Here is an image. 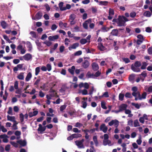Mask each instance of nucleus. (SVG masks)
I'll list each match as a JSON object with an SVG mask.
<instances>
[{
  "mask_svg": "<svg viewBox=\"0 0 152 152\" xmlns=\"http://www.w3.org/2000/svg\"><path fill=\"white\" fill-rule=\"evenodd\" d=\"M142 64L140 61H137L131 65V69L134 72H139L141 71L140 67L141 66Z\"/></svg>",
  "mask_w": 152,
  "mask_h": 152,
  "instance_id": "nucleus-1",
  "label": "nucleus"
},
{
  "mask_svg": "<svg viewBox=\"0 0 152 152\" xmlns=\"http://www.w3.org/2000/svg\"><path fill=\"white\" fill-rule=\"evenodd\" d=\"M129 20L124 16L119 15L118 18V26H125V22Z\"/></svg>",
  "mask_w": 152,
  "mask_h": 152,
  "instance_id": "nucleus-2",
  "label": "nucleus"
},
{
  "mask_svg": "<svg viewBox=\"0 0 152 152\" xmlns=\"http://www.w3.org/2000/svg\"><path fill=\"white\" fill-rule=\"evenodd\" d=\"M113 124L116 128L114 130V133L116 134L118 133L119 131V130L118 129V127L119 124V121L116 119L113 120L108 123V125L110 126H112Z\"/></svg>",
  "mask_w": 152,
  "mask_h": 152,
  "instance_id": "nucleus-3",
  "label": "nucleus"
},
{
  "mask_svg": "<svg viewBox=\"0 0 152 152\" xmlns=\"http://www.w3.org/2000/svg\"><path fill=\"white\" fill-rule=\"evenodd\" d=\"M42 16V13L41 11H38L35 15L34 17H33V20H39L41 19Z\"/></svg>",
  "mask_w": 152,
  "mask_h": 152,
  "instance_id": "nucleus-4",
  "label": "nucleus"
},
{
  "mask_svg": "<svg viewBox=\"0 0 152 152\" xmlns=\"http://www.w3.org/2000/svg\"><path fill=\"white\" fill-rule=\"evenodd\" d=\"M91 19L89 18L87 20H86L83 23V27L86 29H88V24L91 23Z\"/></svg>",
  "mask_w": 152,
  "mask_h": 152,
  "instance_id": "nucleus-5",
  "label": "nucleus"
},
{
  "mask_svg": "<svg viewBox=\"0 0 152 152\" xmlns=\"http://www.w3.org/2000/svg\"><path fill=\"white\" fill-rule=\"evenodd\" d=\"M100 129L101 131H102L104 133L107 132L108 129V128L105 126L104 124H102L100 126Z\"/></svg>",
  "mask_w": 152,
  "mask_h": 152,
  "instance_id": "nucleus-6",
  "label": "nucleus"
},
{
  "mask_svg": "<svg viewBox=\"0 0 152 152\" xmlns=\"http://www.w3.org/2000/svg\"><path fill=\"white\" fill-rule=\"evenodd\" d=\"M90 65L89 61L87 60H85L82 63V66L85 69H86Z\"/></svg>",
  "mask_w": 152,
  "mask_h": 152,
  "instance_id": "nucleus-7",
  "label": "nucleus"
},
{
  "mask_svg": "<svg viewBox=\"0 0 152 152\" xmlns=\"http://www.w3.org/2000/svg\"><path fill=\"white\" fill-rule=\"evenodd\" d=\"M24 59L26 61H29L32 58V57L30 53H27L23 56Z\"/></svg>",
  "mask_w": 152,
  "mask_h": 152,
  "instance_id": "nucleus-8",
  "label": "nucleus"
},
{
  "mask_svg": "<svg viewBox=\"0 0 152 152\" xmlns=\"http://www.w3.org/2000/svg\"><path fill=\"white\" fill-rule=\"evenodd\" d=\"M79 46L78 43H75L73 44L71 46L69 47V49L71 50L72 49H75Z\"/></svg>",
  "mask_w": 152,
  "mask_h": 152,
  "instance_id": "nucleus-9",
  "label": "nucleus"
},
{
  "mask_svg": "<svg viewBox=\"0 0 152 152\" xmlns=\"http://www.w3.org/2000/svg\"><path fill=\"white\" fill-rule=\"evenodd\" d=\"M92 69L94 71H96L99 69L98 64L95 62H94L92 63Z\"/></svg>",
  "mask_w": 152,
  "mask_h": 152,
  "instance_id": "nucleus-10",
  "label": "nucleus"
},
{
  "mask_svg": "<svg viewBox=\"0 0 152 152\" xmlns=\"http://www.w3.org/2000/svg\"><path fill=\"white\" fill-rule=\"evenodd\" d=\"M39 127L37 129V130L38 131H40L41 133L44 131H45L46 129V126H42L41 124H39Z\"/></svg>",
  "mask_w": 152,
  "mask_h": 152,
  "instance_id": "nucleus-11",
  "label": "nucleus"
},
{
  "mask_svg": "<svg viewBox=\"0 0 152 152\" xmlns=\"http://www.w3.org/2000/svg\"><path fill=\"white\" fill-rule=\"evenodd\" d=\"M110 34L113 36H118V30L117 29L113 30L110 33Z\"/></svg>",
  "mask_w": 152,
  "mask_h": 152,
  "instance_id": "nucleus-12",
  "label": "nucleus"
},
{
  "mask_svg": "<svg viewBox=\"0 0 152 152\" xmlns=\"http://www.w3.org/2000/svg\"><path fill=\"white\" fill-rule=\"evenodd\" d=\"M98 49L101 51H103L105 50V48L104 46L102 43H100L98 44L97 46Z\"/></svg>",
  "mask_w": 152,
  "mask_h": 152,
  "instance_id": "nucleus-13",
  "label": "nucleus"
},
{
  "mask_svg": "<svg viewBox=\"0 0 152 152\" xmlns=\"http://www.w3.org/2000/svg\"><path fill=\"white\" fill-rule=\"evenodd\" d=\"M76 145L80 148H84V147L83 143H82L80 140H76L75 141Z\"/></svg>",
  "mask_w": 152,
  "mask_h": 152,
  "instance_id": "nucleus-14",
  "label": "nucleus"
},
{
  "mask_svg": "<svg viewBox=\"0 0 152 152\" xmlns=\"http://www.w3.org/2000/svg\"><path fill=\"white\" fill-rule=\"evenodd\" d=\"M59 36L58 35H55L53 36H50L48 37V39L50 41H53L58 38Z\"/></svg>",
  "mask_w": 152,
  "mask_h": 152,
  "instance_id": "nucleus-15",
  "label": "nucleus"
},
{
  "mask_svg": "<svg viewBox=\"0 0 152 152\" xmlns=\"http://www.w3.org/2000/svg\"><path fill=\"white\" fill-rule=\"evenodd\" d=\"M127 105L126 104H121L119 107V109L121 111L123 110H125L127 107Z\"/></svg>",
  "mask_w": 152,
  "mask_h": 152,
  "instance_id": "nucleus-16",
  "label": "nucleus"
},
{
  "mask_svg": "<svg viewBox=\"0 0 152 152\" xmlns=\"http://www.w3.org/2000/svg\"><path fill=\"white\" fill-rule=\"evenodd\" d=\"M17 142L22 146H25L26 145V142L25 140H20L17 141Z\"/></svg>",
  "mask_w": 152,
  "mask_h": 152,
  "instance_id": "nucleus-17",
  "label": "nucleus"
},
{
  "mask_svg": "<svg viewBox=\"0 0 152 152\" xmlns=\"http://www.w3.org/2000/svg\"><path fill=\"white\" fill-rule=\"evenodd\" d=\"M7 117L8 121H11L14 122H16V121L15 120V118L14 116H10L8 115H7Z\"/></svg>",
  "mask_w": 152,
  "mask_h": 152,
  "instance_id": "nucleus-18",
  "label": "nucleus"
},
{
  "mask_svg": "<svg viewBox=\"0 0 152 152\" xmlns=\"http://www.w3.org/2000/svg\"><path fill=\"white\" fill-rule=\"evenodd\" d=\"M1 25L3 28L5 29L8 26V24L4 20H3L1 22Z\"/></svg>",
  "mask_w": 152,
  "mask_h": 152,
  "instance_id": "nucleus-19",
  "label": "nucleus"
},
{
  "mask_svg": "<svg viewBox=\"0 0 152 152\" xmlns=\"http://www.w3.org/2000/svg\"><path fill=\"white\" fill-rule=\"evenodd\" d=\"M75 67L74 66H73L71 67V69H68L69 72L72 75H73L74 73V71L75 70Z\"/></svg>",
  "mask_w": 152,
  "mask_h": 152,
  "instance_id": "nucleus-20",
  "label": "nucleus"
},
{
  "mask_svg": "<svg viewBox=\"0 0 152 152\" xmlns=\"http://www.w3.org/2000/svg\"><path fill=\"white\" fill-rule=\"evenodd\" d=\"M32 77V75L30 72H29L27 75L25 80L26 81H28L30 80Z\"/></svg>",
  "mask_w": 152,
  "mask_h": 152,
  "instance_id": "nucleus-21",
  "label": "nucleus"
},
{
  "mask_svg": "<svg viewBox=\"0 0 152 152\" xmlns=\"http://www.w3.org/2000/svg\"><path fill=\"white\" fill-rule=\"evenodd\" d=\"M101 29L102 31L104 32L109 31L110 29V28H109L107 27L106 26H103L101 28Z\"/></svg>",
  "mask_w": 152,
  "mask_h": 152,
  "instance_id": "nucleus-22",
  "label": "nucleus"
},
{
  "mask_svg": "<svg viewBox=\"0 0 152 152\" xmlns=\"http://www.w3.org/2000/svg\"><path fill=\"white\" fill-rule=\"evenodd\" d=\"M94 76V74H91L90 71L88 72L86 75V77L88 79L90 78H93Z\"/></svg>",
  "mask_w": 152,
  "mask_h": 152,
  "instance_id": "nucleus-23",
  "label": "nucleus"
},
{
  "mask_svg": "<svg viewBox=\"0 0 152 152\" xmlns=\"http://www.w3.org/2000/svg\"><path fill=\"white\" fill-rule=\"evenodd\" d=\"M59 26L61 28H62L63 26L66 28L67 27V24L66 23H63L62 22H61L59 23Z\"/></svg>",
  "mask_w": 152,
  "mask_h": 152,
  "instance_id": "nucleus-24",
  "label": "nucleus"
},
{
  "mask_svg": "<svg viewBox=\"0 0 152 152\" xmlns=\"http://www.w3.org/2000/svg\"><path fill=\"white\" fill-rule=\"evenodd\" d=\"M142 65L141 66L140 69H146V66L148 65L147 63L144 61L142 63Z\"/></svg>",
  "mask_w": 152,
  "mask_h": 152,
  "instance_id": "nucleus-25",
  "label": "nucleus"
},
{
  "mask_svg": "<svg viewBox=\"0 0 152 152\" xmlns=\"http://www.w3.org/2000/svg\"><path fill=\"white\" fill-rule=\"evenodd\" d=\"M24 73L21 72L20 74L17 76L18 78L21 80H23L24 79Z\"/></svg>",
  "mask_w": 152,
  "mask_h": 152,
  "instance_id": "nucleus-26",
  "label": "nucleus"
},
{
  "mask_svg": "<svg viewBox=\"0 0 152 152\" xmlns=\"http://www.w3.org/2000/svg\"><path fill=\"white\" fill-rule=\"evenodd\" d=\"M143 15L146 17H149L151 16V14L150 11H146L144 12Z\"/></svg>",
  "mask_w": 152,
  "mask_h": 152,
  "instance_id": "nucleus-27",
  "label": "nucleus"
},
{
  "mask_svg": "<svg viewBox=\"0 0 152 152\" xmlns=\"http://www.w3.org/2000/svg\"><path fill=\"white\" fill-rule=\"evenodd\" d=\"M135 76V75L134 74H132L129 75V80L130 81H131L133 80H134Z\"/></svg>",
  "mask_w": 152,
  "mask_h": 152,
  "instance_id": "nucleus-28",
  "label": "nucleus"
},
{
  "mask_svg": "<svg viewBox=\"0 0 152 152\" xmlns=\"http://www.w3.org/2000/svg\"><path fill=\"white\" fill-rule=\"evenodd\" d=\"M108 2L106 1H100L99 2V5H102L104 6H106L107 5Z\"/></svg>",
  "mask_w": 152,
  "mask_h": 152,
  "instance_id": "nucleus-29",
  "label": "nucleus"
},
{
  "mask_svg": "<svg viewBox=\"0 0 152 152\" xmlns=\"http://www.w3.org/2000/svg\"><path fill=\"white\" fill-rule=\"evenodd\" d=\"M132 105L135 107V108L137 109H139L140 107L141 106L140 104H139L138 103H132Z\"/></svg>",
  "mask_w": 152,
  "mask_h": 152,
  "instance_id": "nucleus-30",
  "label": "nucleus"
},
{
  "mask_svg": "<svg viewBox=\"0 0 152 152\" xmlns=\"http://www.w3.org/2000/svg\"><path fill=\"white\" fill-rule=\"evenodd\" d=\"M105 97L106 98L108 97H109V95L108 92L106 91L104 92L102 96H99L100 98L102 97Z\"/></svg>",
  "mask_w": 152,
  "mask_h": 152,
  "instance_id": "nucleus-31",
  "label": "nucleus"
},
{
  "mask_svg": "<svg viewBox=\"0 0 152 152\" xmlns=\"http://www.w3.org/2000/svg\"><path fill=\"white\" fill-rule=\"evenodd\" d=\"M87 39H82L80 40V43L82 45H84L87 42Z\"/></svg>",
  "mask_w": 152,
  "mask_h": 152,
  "instance_id": "nucleus-32",
  "label": "nucleus"
},
{
  "mask_svg": "<svg viewBox=\"0 0 152 152\" xmlns=\"http://www.w3.org/2000/svg\"><path fill=\"white\" fill-rule=\"evenodd\" d=\"M124 94L120 93L119 95V100L122 101L124 100Z\"/></svg>",
  "mask_w": 152,
  "mask_h": 152,
  "instance_id": "nucleus-33",
  "label": "nucleus"
},
{
  "mask_svg": "<svg viewBox=\"0 0 152 152\" xmlns=\"http://www.w3.org/2000/svg\"><path fill=\"white\" fill-rule=\"evenodd\" d=\"M40 80V79L39 78H38L37 80H36V81L34 83V85H36V88H38L39 86H38V84Z\"/></svg>",
  "mask_w": 152,
  "mask_h": 152,
  "instance_id": "nucleus-34",
  "label": "nucleus"
},
{
  "mask_svg": "<svg viewBox=\"0 0 152 152\" xmlns=\"http://www.w3.org/2000/svg\"><path fill=\"white\" fill-rule=\"evenodd\" d=\"M147 95V93L146 92H143L142 94V96H141L140 98V100H141L142 99H145L146 98Z\"/></svg>",
  "mask_w": 152,
  "mask_h": 152,
  "instance_id": "nucleus-35",
  "label": "nucleus"
},
{
  "mask_svg": "<svg viewBox=\"0 0 152 152\" xmlns=\"http://www.w3.org/2000/svg\"><path fill=\"white\" fill-rule=\"evenodd\" d=\"M122 59L126 64L128 63L130 61V60L128 58H122Z\"/></svg>",
  "mask_w": 152,
  "mask_h": 152,
  "instance_id": "nucleus-36",
  "label": "nucleus"
},
{
  "mask_svg": "<svg viewBox=\"0 0 152 152\" xmlns=\"http://www.w3.org/2000/svg\"><path fill=\"white\" fill-rule=\"evenodd\" d=\"M139 123L137 120H136L134 121V127H136L140 126Z\"/></svg>",
  "mask_w": 152,
  "mask_h": 152,
  "instance_id": "nucleus-37",
  "label": "nucleus"
},
{
  "mask_svg": "<svg viewBox=\"0 0 152 152\" xmlns=\"http://www.w3.org/2000/svg\"><path fill=\"white\" fill-rule=\"evenodd\" d=\"M30 34L33 38H36L37 37V35L35 32L31 31L30 32Z\"/></svg>",
  "mask_w": 152,
  "mask_h": 152,
  "instance_id": "nucleus-38",
  "label": "nucleus"
},
{
  "mask_svg": "<svg viewBox=\"0 0 152 152\" xmlns=\"http://www.w3.org/2000/svg\"><path fill=\"white\" fill-rule=\"evenodd\" d=\"M66 106L67 105L66 104H64L61 106L60 107V111L61 112L63 111L66 108Z\"/></svg>",
  "mask_w": 152,
  "mask_h": 152,
  "instance_id": "nucleus-39",
  "label": "nucleus"
},
{
  "mask_svg": "<svg viewBox=\"0 0 152 152\" xmlns=\"http://www.w3.org/2000/svg\"><path fill=\"white\" fill-rule=\"evenodd\" d=\"M75 17L74 14H72L69 16V20H74Z\"/></svg>",
  "mask_w": 152,
  "mask_h": 152,
  "instance_id": "nucleus-40",
  "label": "nucleus"
},
{
  "mask_svg": "<svg viewBox=\"0 0 152 152\" xmlns=\"http://www.w3.org/2000/svg\"><path fill=\"white\" fill-rule=\"evenodd\" d=\"M101 106L104 109H106L107 107L105 105V103L104 102L102 101L101 102Z\"/></svg>",
  "mask_w": 152,
  "mask_h": 152,
  "instance_id": "nucleus-41",
  "label": "nucleus"
},
{
  "mask_svg": "<svg viewBox=\"0 0 152 152\" xmlns=\"http://www.w3.org/2000/svg\"><path fill=\"white\" fill-rule=\"evenodd\" d=\"M125 96L127 98H132V96L131 93L128 92H126V93Z\"/></svg>",
  "mask_w": 152,
  "mask_h": 152,
  "instance_id": "nucleus-42",
  "label": "nucleus"
},
{
  "mask_svg": "<svg viewBox=\"0 0 152 152\" xmlns=\"http://www.w3.org/2000/svg\"><path fill=\"white\" fill-rule=\"evenodd\" d=\"M72 135L73 136L74 138L80 137L82 136L81 134H72Z\"/></svg>",
  "mask_w": 152,
  "mask_h": 152,
  "instance_id": "nucleus-43",
  "label": "nucleus"
},
{
  "mask_svg": "<svg viewBox=\"0 0 152 152\" xmlns=\"http://www.w3.org/2000/svg\"><path fill=\"white\" fill-rule=\"evenodd\" d=\"M82 107L83 108L85 109L86 108L87 106V103L86 102L84 101H82Z\"/></svg>",
  "mask_w": 152,
  "mask_h": 152,
  "instance_id": "nucleus-44",
  "label": "nucleus"
},
{
  "mask_svg": "<svg viewBox=\"0 0 152 152\" xmlns=\"http://www.w3.org/2000/svg\"><path fill=\"white\" fill-rule=\"evenodd\" d=\"M92 12L93 13H95L97 11V9L96 7H92L91 8Z\"/></svg>",
  "mask_w": 152,
  "mask_h": 152,
  "instance_id": "nucleus-45",
  "label": "nucleus"
},
{
  "mask_svg": "<svg viewBox=\"0 0 152 152\" xmlns=\"http://www.w3.org/2000/svg\"><path fill=\"white\" fill-rule=\"evenodd\" d=\"M40 72V67H37L35 69V73L36 75H37Z\"/></svg>",
  "mask_w": 152,
  "mask_h": 152,
  "instance_id": "nucleus-46",
  "label": "nucleus"
},
{
  "mask_svg": "<svg viewBox=\"0 0 152 152\" xmlns=\"http://www.w3.org/2000/svg\"><path fill=\"white\" fill-rule=\"evenodd\" d=\"M20 118L21 122H23L24 121V115L22 113L20 114Z\"/></svg>",
  "mask_w": 152,
  "mask_h": 152,
  "instance_id": "nucleus-47",
  "label": "nucleus"
},
{
  "mask_svg": "<svg viewBox=\"0 0 152 152\" xmlns=\"http://www.w3.org/2000/svg\"><path fill=\"white\" fill-rule=\"evenodd\" d=\"M7 113L10 115H13L12 113V108L11 107H9L8 108V110L7 111Z\"/></svg>",
  "mask_w": 152,
  "mask_h": 152,
  "instance_id": "nucleus-48",
  "label": "nucleus"
},
{
  "mask_svg": "<svg viewBox=\"0 0 152 152\" xmlns=\"http://www.w3.org/2000/svg\"><path fill=\"white\" fill-rule=\"evenodd\" d=\"M114 14V11L113 9L110 8L109 12V15H112Z\"/></svg>",
  "mask_w": 152,
  "mask_h": 152,
  "instance_id": "nucleus-49",
  "label": "nucleus"
},
{
  "mask_svg": "<svg viewBox=\"0 0 152 152\" xmlns=\"http://www.w3.org/2000/svg\"><path fill=\"white\" fill-rule=\"evenodd\" d=\"M136 15V13L135 12H131L130 13V16L132 18H134Z\"/></svg>",
  "mask_w": 152,
  "mask_h": 152,
  "instance_id": "nucleus-50",
  "label": "nucleus"
},
{
  "mask_svg": "<svg viewBox=\"0 0 152 152\" xmlns=\"http://www.w3.org/2000/svg\"><path fill=\"white\" fill-rule=\"evenodd\" d=\"M47 70L48 71H50L52 69L51 66L50 64H48L46 65V67Z\"/></svg>",
  "mask_w": 152,
  "mask_h": 152,
  "instance_id": "nucleus-51",
  "label": "nucleus"
},
{
  "mask_svg": "<svg viewBox=\"0 0 152 152\" xmlns=\"http://www.w3.org/2000/svg\"><path fill=\"white\" fill-rule=\"evenodd\" d=\"M137 38L138 40L143 41V37L141 34H139L137 36Z\"/></svg>",
  "mask_w": 152,
  "mask_h": 152,
  "instance_id": "nucleus-52",
  "label": "nucleus"
},
{
  "mask_svg": "<svg viewBox=\"0 0 152 152\" xmlns=\"http://www.w3.org/2000/svg\"><path fill=\"white\" fill-rule=\"evenodd\" d=\"M44 43L48 47L50 46L52 44V43L49 41H45L44 42Z\"/></svg>",
  "mask_w": 152,
  "mask_h": 152,
  "instance_id": "nucleus-53",
  "label": "nucleus"
},
{
  "mask_svg": "<svg viewBox=\"0 0 152 152\" xmlns=\"http://www.w3.org/2000/svg\"><path fill=\"white\" fill-rule=\"evenodd\" d=\"M10 143L12 145L15 147L17 148L18 147V144L15 142L13 141H11L10 142Z\"/></svg>",
  "mask_w": 152,
  "mask_h": 152,
  "instance_id": "nucleus-54",
  "label": "nucleus"
},
{
  "mask_svg": "<svg viewBox=\"0 0 152 152\" xmlns=\"http://www.w3.org/2000/svg\"><path fill=\"white\" fill-rule=\"evenodd\" d=\"M82 54V52L81 50H79L77 51L74 53L75 56H80Z\"/></svg>",
  "mask_w": 152,
  "mask_h": 152,
  "instance_id": "nucleus-55",
  "label": "nucleus"
},
{
  "mask_svg": "<svg viewBox=\"0 0 152 152\" xmlns=\"http://www.w3.org/2000/svg\"><path fill=\"white\" fill-rule=\"evenodd\" d=\"M139 75H141L145 78L147 76V74L145 72V71H143Z\"/></svg>",
  "mask_w": 152,
  "mask_h": 152,
  "instance_id": "nucleus-56",
  "label": "nucleus"
},
{
  "mask_svg": "<svg viewBox=\"0 0 152 152\" xmlns=\"http://www.w3.org/2000/svg\"><path fill=\"white\" fill-rule=\"evenodd\" d=\"M132 90L133 91V92L136 93L137 92L138 89L137 87L134 86L132 87Z\"/></svg>",
  "mask_w": 152,
  "mask_h": 152,
  "instance_id": "nucleus-57",
  "label": "nucleus"
},
{
  "mask_svg": "<svg viewBox=\"0 0 152 152\" xmlns=\"http://www.w3.org/2000/svg\"><path fill=\"white\" fill-rule=\"evenodd\" d=\"M73 131L75 133H80V130H78V129L76 128H73Z\"/></svg>",
  "mask_w": 152,
  "mask_h": 152,
  "instance_id": "nucleus-58",
  "label": "nucleus"
},
{
  "mask_svg": "<svg viewBox=\"0 0 152 152\" xmlns=\"http://www.w3.org/2000/svg\"><path fill=\"white\" fill-rule=\"evenodd\" d=\"M57 27L56 25L53 24L52 26L51 29L53 31H54L57 28Z\"/></svg>",
  "mask_w": 152,
  "mask_h": 152,
  "instance_id": "nucleus-59",
  "label": "nucleus"
},
{
  "mask_svg": "<svg viewBox=\"0 0 152 152\" xmlns=\"http://www.w3.org/2000/svg\"><path fill=\"white\" fill-rule=\"evenodd\" d=\"M15 123L13 124L12 125V127H13V129L14 130H16L18 129V127L17 126V124H18L16 122H15Z\"/></svg>",
  "mask_w": 152,
  "mask_h": 152,
  "instance_id": "nucleus-60",
  "label": "nucleus"
},
{
  "mask_svg": "<svg viewBox=\"0 0 152 152\" xmlns=\"http://www.w3.org/2000/svg\"><path fill=\"white\" fill-rule=\"evenodd\" d=\"M82 93L83 95H86L88 94V91L87 90L84 89L82 91Z\"/></svg>",
  "mask_w": 152,
  "mask_h": 152,
  "instance_id": "nucleus-61",
  "label": "nucleus"
},
{
  "mask_svg": "<svg viewBox=\"0 0 152 152\" xmlns=\"http://www.w3.org/2000/svg\"><path fill=\"white\" fill-rule=\"evenodd\" d=\"M148 53L149 55H152V47H150L148 50Z\"/></svg>",
  "mask_w": 152,
  "mask_h": 152,
  "instance_id": "nucleus-62",
  "label": "nucleus"
},
{
  "mask_svg": "<svg viewBox=\"0 0 152 152\" xmlns=\"http://www.w3.org/2000/svg\"><path fill=\"white\" fill-rule=\"evenodd\" d=\"M13 63L15 64H17L19 63L20 61L19 59H14L13 60Z\"/></svg>",
  "mask_w": 152,
  "mask_h": 152,
  "instance_id": "nucleus-63",
  "label": "nucleus"
},
{
  "mask_svg": "<svg viewBox=\"0 0 152 152\" xmlns=\"http://www.w3.org/2000/svg\"><path fill=\"white\" fill-rule=\"evenodd\" d=\"M101 74V73L99 71H98L95 73V74L94 75V76H95L96 77H98Z\"/></svg>",
  "mask_w": 152,
  "mask_h": 152,
  "instance_id": "nucleus-64",
  "label": "nucleus"
}]
</instances>
